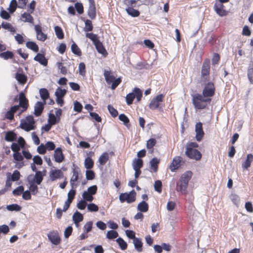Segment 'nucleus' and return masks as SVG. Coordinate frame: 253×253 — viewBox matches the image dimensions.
<instances>
[{
  "label": "nucleus",
  "mask_w": 253,
  "mask_h": 253,
  "mask_svg": "<svg viewBox=\"0 0 253 253\" xmlns=\"http://www.w3.org/2000/svg\"><path fill=\"white\" fill-rule=\"evenodd\" d=\"M215 87L212 82L206 83L203 89L202 94L196 93L192 95V103L196 110L208 108L211 101V97L215 94Z\"/></svg>",
  "instance_id": "f257e3e1"
},
{
  "label": "nucleus",
  "mask_w": 253,
  "mask_h": 253,
  "mask_svg": "<svg viewBox=\"0 0 253 253\" xmlns=\"http://www.w3.org/2000/svg\"><path fill=\"white\" fill-rule=\"evenodd\" d=\"M192 175L193 173L190 170L186 171L181 175L176 183V190L178 192H180L182 194L187 193V188Z\"/></svg>",
  "instance_id": "f03ea898"
},
{
  "label": "nucleus",
  "mask_w": 253,
  "mask_h": 253,
  "mask_svg": "<svg viewBox=\"0 0 253 253\" xmlns=\"http://www.w3.org/2000/svg\"><path fill=\"white\" fill-rule=\"evenodd\" d=\"M199 145L196 142H192L188 143L185 151V155L190 159L196 161L200 160L202 158V154L196 148Z\"/></svg>",
  "instance_id": "7ed1b4c3"
},
{
  "label": "nucleus",
  "mask_w": 253,
  "mask_h": 253,
  "mask_svg": "<svg viewBox=\"0 0 253 253\" xmlns=\"http://www.w3.org/2000/svg\"><path fill=\"white\" fill-rule=\"evenodd\" d=\"M85 36L92 42L98 53L101 54L104 57L107 56L108 52L103 43L99 40L97 35L92 33H87L85 34Z\"/></svg>",
  "instance_id": "20e7f679"
},
{
  "label": "nucleus",
  "mask_w": 253,
  "mask_h": 253,
  "mask_svg": "<svg viewBox=\"0 0 253 253\" xmlns=\"http://www.w3.org/2000/svg\"><path fill=\"white\" fill-rule=\"evenodd\" d=\"M211 61L209 58H206L202 64L201 68V82L206 83L210 80Z\"/></svg>",
  "instance_id": "39448f33"
},
{
  "label": "nucleus",
  "mask_w": 253,
  "mask_h": 253,
  "mask_svg": "<svg viewBox=\"0 0 253 253\" xmlns=\"http://www.w3.org/2000/svg\"><path fill=\"white\" fill-rule=\"evenodd\" d=\"M104 76L107 84H111V88L113 90L115 89L122 82L121 77L116 79L110 70H105Z\"/></svg>",
  "instance_id": "423d86ee"
},
{
  "label": "nucleus",
  "mask_w": 253,
  "mask_h": 253,
  "mask_svg": "<svg viewBox=\"0 0 253 253\" xmlns=\"http://www.w3.org/2000/svg\"><path fill=\"white\" fill-rule=\"evenodd\" d=\"M142 96V92L141 89L138 87H135L132 92L126 95V103L128 105L132 104L135 98H136L137 102H139L141 99Z\"/></svg>",
  "instance_id": "0eeeda50"
},
{
  "label": "nucleus",
  "mask_w": 253,
  "mask_h": 253,
  "mask_svg": "<svg viewBox=\"0 0 253 253\" xmlns=\"http://www.w3.org/2000/svg\"><path fill=\"white\" fill-rule=\"evenodd\" d=\"M136 193L134 190H131L129 193H123L119 196V200L121 203L125 202L128 204L132 203L136 200Z\"/></svg>",
  "instance_id": "6e6552de"
},
{
  "label": "nucleus",
  "mask_w": 253,
  "mask_h": 253,
  "mask_svg": "<svg viewBox=\"0 0 253 253\" xmlns=\"http://www.w3.org/2000/svg\"><path fill=\"white\" fill-rule=\"evenodd\" d=\"M80 172L79 167L75 164H73L72 168L73 175L70 179V185L73 189H76L78 186L77 181L79 179Z\"/></svg>",
  "instance_id": "1a4fd4ad"
},
{
  "label": "nucleus",
  "mask_w": 253,
  "mask_h": 253,
  "mask_svg": "<svg viewBox=\"0 0 253 253\" xmlns=\"http://www.w3.org/2000/svg\"><path fill=\"white\" fill-rule=\"evenodd\" d=\"M165 95L160 94L154 97L150 101L149 107L151 110H156L161 108L160 105L163 102Z\"/></svg>",
  "instance_id": "9d476101"
},
{
  "label": "nucleus",
  "mask_w": 253,
  "mask_h": 253,
  "mask_svg": "<svg viewBox=\"0 0 253 253\" xmlns=\"http://www.w3.org/2000/svg\"><path fill=\"white\" fill-rule=\"evenodd\" d=\"M48 240L55 246L59 245L61 242V239L57 230L50 231L47 235Z\"/></svg>",
  "instance_id": "9b49d317"
},
{
  "label": "nucleus",
  "mask_w": 253,
  "mask_h": 253,
  "mask_svg": "<svg viewBox=\"0 0 253 253\" xmlns=\"http://www.w3.org/2000/svg\"><path fill=\"white\" fill-rule=\"evenodd\" d=\"M19 95V105L18 106H19V108L21 107L22 109L20 113L21 114L27 109L29 106V103L28 99L26 97L25 94L23 92H21Z\"/></svg>",
  "instance_id": "f8f14e48"
},
{
  "label": "nucleus",
  "mask_w": 253,
  "mask_h": 253,
  "mask_svg": "<svg viewBox=\"0 0 253 253\" xmlns=\"http://www.w3.org/2000/svg\"><path fill=\"white\" fill-rule=\"evenodd\" d=\"M49 179L51 181H54L58 179H61L64 177V173L60 169H51L49 173Z\"/></svg>",
  "instance_id": "ddd939ff"
},
{
  "label": "nucleus",
  "mask_w": 253,
  "mask_h": 253,
  "mask_svg": "<svg viewBox=\"0 0 253 253\" xmlns=\"http://www.w3.org/2000/svg\"><path fill=\"white\" fill-rule=\"evenodd\" d=\"M182 158L180 156H176L173 158L172 162L169 166V169L172 172H174L181 166Z\"/></svg>",
  "instance_id": "4468645a"
},
{
  "label": "nucleus",
  "mask_w": 253,
  "mask_h": 253,
  "mask_svg": "<svg viewBox=\"0 0 253 253\" xmlns=\"http://www.w3.org/2000/svg\"><path fill=\"white\" fill-rule=\"evenodd\" d=\"M35 30L37 34V38L38 40L44 42L47 39V35L42 31V28L40 25L35 26Z\"/></svg>",
  "instance_id": "2eb2a0df"
},
{
  "label": "nucleus",
  "mask_w": 253,
  "mask_h": 253,
  "mask_svg": "<svg viewBox=\"0 0 253 253\" xmlns=\"http://www.w3.org/2000/svg\"><path fill=\"white\" fill-rule=\"evenodd\" d=\"M195 131L196 133V138L198 141H200L204 135V132L203 129V125L201 122L197 123L195 126Z\"/></svg>",
  "instance_id": "dca6fc26"
},
{
  "label": "nucleus",
  "mask_w": 253,
  "mask_h": 253,
  "mask_svg": "<svg viewBox=\"0 0 253 253\" xmlns=\"http://www.w3.org/2000/svg\"><path fill=\"white\" fill-rule=\"evenodd\" d=\"M224 5L221 2L216 1L214 5V9L218 15L220 16H224L227 14V12L224 9Z\"/></svg>",
  "instance_id": "f3484780"
},
{
  "label": "nucleus",
  "mask_w": 253,
  "mask_h": 253,
  "mask_svg": "<svg viewBox=\"0 0 253 253\" xmlns=\"http://www.w3.org/2000/svg\"><path fill=\"white\" fill-rule=\"evenodd\" d=\"M54 158V161L58 163H60L64 161L65 157L61 148L58 147L55 150Z\"/></svg>",
  "instance_id": "a211bd4d"
},
{
  "label": "nucleus",
  "mask_w": 253,
  "mask_h": 253,
  "mask_svg": "<svg viewBox=\"0 0 253 253\" xmlns=\"http://www.w3.org/2000/svg\"><path fill=\"white\" fill-rule=\"evenodd\" d=\"M160 160L157 158H153L150 161V171L151 172H157L158 169V165Z\"/></svg>",
  "instance_id": "6ab92c4d"
},
{
  "label": "nucleus",
  "mask_w": 253,
  "mask_h": 253,
  "mask_svg": "<svg viewBox=\"0 0 253 253\" xmlns=\"http://www.w3.org/2000/svg\"><path fill=\"white\" fill-rule=\"evenodd\" d=\"M19 109V106L14 105L10 108V109L5 114V118L12 120L14 119V114Z\"/></svg>",
  "instance_id": "aec40b11"
},
{
  "label": "nucleus",
  "mask_w": 253,
  "mask_h": 253,
  "mask_svg": "<svg viewBox=\"0 0 253 253\" xmlns=\"http://www.w3.org/2000/svg\"><path fill=\"white\" fill-rule=\"evenodd\" d=\"M20 127L23 130L26 131H29L31 130L35 129V126L29 123H28L24 120H22L21 121Z\"/></svg>",
  "instance_id": "412c9836"
},
{
  "label": "nucleus",
  "mask_w": 253,
  "mask_h": 253,
  "mask_svg": "<svg viewBox=\"0 0 253 253\" xmlns=\"http://www.w3.org/2000/svg\"><path fill=\"white\" fill-rule=\"evenodd\" d=\"M34 59L42 65L46 66L47 65L48 61L42 54L38 53L37 55L35 56Z\"/></svg>",
  "instance_id": "4be33fe9"
},
{
  "label": "nucleus",
  "mask_w": 253,
  "mask_h": 253,
  "mask_svg": "<svg viewBox=\"0 0 253 253\" xmlns=\"http://www.w3.org/2000/svg\"><path fill=\"white\" fill-rule=\"evenodd\" d=\"M134 7H126V11L128 15L132 17H137L140 15L139 10L134 8Z\"/></svg>",
  "instance_id": "5701e85b"
},
{
  "label": "nucleus",
  "mask_w": 253,
  "mask_h": 253,
  "mask_svg": "<svg viewBox=\"0 0 253 253\" xmlns=\"http://www.w3.org/2000/svg\"><path fill=\"white\" fill-rule=\"evenodd\" d=\"M44 109L43 103L42 102L38 101L35 106V115L36 116H40L42 112Z\"/></svg>",
  "instance_id": "b1692460"
},
{
  "label": "nucleus",
  "mask_w": 253,
  "mask_h": 253,
  "mask_svg": "<svg viewBox=\"0 0 253 253\" xmlns=\"http://www.w3.org/2000/svg\"><path fill=\"white\" fill-rule=\"evenodd\" d=\"M253 161V155L249 154L247 155L246 160L242 164V167L244 169H248L250 167L251 163Z\"/></svg>",
  "instance_id": "393cba45"
},
{
  "label": "nucleus",
  "mask_w": 253,
  "mask_h": 253,
  "mask_svg": "<svg viewBox=\"0 0 253 253\" xmlns=\"http://www.w3.org/2000/svg\"><path fill=\"white\" fill-rule=\"evenodd\" d=\"M21 20L24 22L34 23V18L29 13L24 12L21 15Z\"/></svg>",
  "instance_id": "a878e982"
},
{
  "label": "nucleus",
  "mask_w": 253,
  "mask_h": 253,
  "mask_svg": "<svg viewBox=\"0 0 253 253\" xmlns=\"http://www.w3.org/2000/svg\"><path fill=\"white\" fill-rule=\"evenodd\" d=\"M149 205L144 201L139 203L137 206V210L140 212H145L148 211Z\"/></svg>",
  "instance_id": "bb28decb"
},
{
  "label": "nucleus",
  "mask_w": 253,
  "mask_h": 253,
  "mask_svg": "<svg viewBox=\"0 0 253 253\" xmlns=\"http://www.w3.org/2000/svg\"><path fill=\"white\" fill-rule=\"evenodd\" d=\"M16 134L12 131H7L5 135V140L8 142H12L16 139Z\"/></svg>",
  "instance_id": "cd10ccee"
},
{
  "label": "nucleus",
  "mask_w": 253,
  "mask_h": 253,
  "mask_svg": "<svg viewBox=\"0 0 253 253\" xmlns=\"http://www.w3.org/2000/svg\"><path fill=\"white\" fill-rule=\"evenodd\" d=\"M15 78L18 83L21 84H24L27 81V76L22 73H16Z\"/></svg>",
  "instance_id": "c85d7f7f"
},
{
  "label": "nucleus",
  "mask_w": 253,
  "mask_h": 253,
  "mask_svg": "<svg viewBox=\"0 0 253 253\" xmlns=\"http://www.w3.org/2000/svg\"><path fill=\"white\" fill-rule=\"evenodd\" d=\"M143 166V161L142 159H135L132 162V167L134 169H140Z\"/></svg>",
  "instance_id": "c756f323"
},
{
  "label": "nucleus",
  "mask_w": 253,
  "mask_h": 253,
  "mask_svg": "<svg viewBox=\"0 0 253 253\" xmlns=\"http://www.w3.org/2000/svg\"><path fill=\"white\" fill-rule=\"evenodd\" d=\"M133 244L135 247V249L138 252H141L142 251V246L143 243L142 242L141 239L140 238H136L133 240Z\"/></svg>",
  "instance_id": "7c9ffc66"
},
{
  "label": "nucleus",
  "mask_w": 253,
  "mask_h": 253,
  "mask_svg": "<svg viewBox=\"0 0 253 253\" xmlns=\"http://www.w3.org/2000/svg\"><path fill=\"white\" fill-rule=\"evenodd\" d=\"M119 120L123 122L124 125H125L127 128H129L131 125L129 122V120L128 117L124 114H121L119 116Z\"/></svg>",
  "instance_id": "2f4dec72"
},
{
  "label": "nucleus",
  "mask_w": 253,
  "mask_h": 253,
  "mask_svg": "<svg viewBox=\"0 0 253 253\" xmlns=\"http://www.w3.org/2000/svg\"><path fill=\"white\" fill-rule=\"evenodd\" d=\"M26 46L34 51L35 52H38L39 50V48L38 45L36 44V42H27L26 43Z\"/></svg>",
  "instance_id": "473e14b6"
},
{
  "label": "nucleus",
  "mask_w": 253,
  "mask_h": 253,
  "mask_svg": "<svg viewBox=\"0 0 253 253\" xmlns=\"http://www.w3.org/2000/svg\"><path fill=\"white\" fill-rule=\"evenodd\" d=\"M71 50L74 54L78 56H81L82 55L81 50L78 47L77 44L74 42L71 45Z\"/></svg>",
  "instance_id": "72a5a7b5"
},
{
  "label": "nucleus",
  "mask_w": 253,
  "mask_h": 253,
  "mask_svg": "<svg viewBox=\"0 0 253 253\" xmlns=\"http://www.w3.org/2000/svg\"><path fill=\"white\" fill-rule=\"evenodd\" d=\"M60 118H57L53 114H49L48 123L50 125H54L60 122Z\"/></svg>",
  "instance_id": "f704fd0d"
},
{
  "label": "nucleus",
  "mask_w": 253,
  "mask_h": 253,
  "mask_svg": "<svg viewBox=\"0 0 253 253\" xmlns=\"http://www.w3.org/2000/svg\"><path fill=\"white\" fill-rule=\"evenodd\" d=\"M84 217L82 214L79 211H76L73 215L74 222L79 223L83 220Z\"/></svg>",
  "instance_id": "c9c22d12"
},
{
  "label": "nucleus",
  "mask_w": 253,
  "mask_h": 253,
  "mask_svg": "<svg viewBox=\"0 0 253 253\" xmlns=\"http://www.w3.org/2000/svg\"><path fill=\"white\" fill-rule=\"evenodd\" d=\"M87 15L91 19H94L96 16V6H89Z\"/></svg>",
  "instance_id": "e433bc0d"
},
{
  "label": "nucleus",
  "mask_w": 253,
  "mask_h": 253,
  "mask_svg": "<svg viewBox=\"0 0 253 253\" xmlns=\"http://www.w3.org/2000/svg\"><path fill=\"white\" fill-rule=\"evenodd\" d=\"M14 57V54L12 51H6L5 52L0 53V57L4 60L12 59Z\"/></svg>",
  "instance_id": "4c0bfd02"
},
{
  "label": "nucleus",
  "mask_w": 253,
  "mask_h": 253,
  "mask_svg": "<svg viewBox=\"0 0 253 253\" xmlns=\"http://www.w3.org/2000/svg\"><path fill=\"white\" fill-rule=\"evenodd\" d=\"M84 164L85 168L87 169H91L94 166L93 160L89 157H87L85 159Z\"/></svg>",
  "instance_id": "58836bf2"
},
{
  "label": "nucleus",
  "mask_w": 253,
  "mask_h": 253,
  "mask_svg": "<svg viewBox=\"0 0 253 253\" xmlns=\"http://www.w3.org/2000/svg\"><path fill=\"white\" fill-rule=\"evenodd\" d=\"M40 94L42 99L44 101L49 97V93L46 88H43L40 89Z\"/></svg>",
  "instance_id": "ea45409f"
},
{
  "label": "nucleus",
  "mask_w": 253,
  "mask_h": 253,
  "mask_svg": "<svg viewBox=\"0 0 253 253\" xmlns=\"http://www.w3.org/2000/svg\"><path fill=\"white\" fill-rule=\"evenodd\" d=\"M54 31L57 37L59 39L61 40L64 38V34L62 28L58 26H55L54 27Z\"/></svg>",
  "instance_id": "a19ab883"
},
{
  "label": "nucleus",
  "mask_w": 253,
  "mask_h": 253,
  "mask_svg": "<svg viewBox=\"0 0 253 253\" xmlns=\"http://www.w3.org/2000/svg\"><path fill=\"white\" fill-rule=\"evenodd\" d=\"M13 156L14 159L15 161H18V162H21L19 164V166L18 167L19 168L20 167H22L24 166V163H23V162H22V161L23 160V157L20 153H19V152L14 153L13 154Z\"/></svg>",
  "instance_id": "79ce46f5"
},
{
  "label": "nucleus",
  "mask_w": 253,
  "mask_h": 253,
  "mask_svg": "<svg viewBox=\"0 0 253 253\" xmlns=\"http://www.w3.org/2000/svg\"><path fill=\"white\" fill-rule=\"evenodd\" d=\"M109 159L108 154L107 152L103 153L99 158V162L100 165H104Z\"/></svg>",
  "instance_id": "37998d69"
},
{
  "label": "nucleus",
  "mask_w": 253,
  "mask_h": 253,
  "mask_svg": "<svg viewBox=\"0 0 253 253\" xmlns=\"http://www.w3.org/2000/svg\"><path fill=\"white\" fill-rule=\"evenodd\" d=\"M156 140L154 138H150L149 139L146 144V147L148 149H151V153L153 152V147L156 144Z\"/></svg>",
  "instance_id": "c03bdc74"
},
{
  "label": "nucleus",
  "mask_w": 253,
  "mask_h": 253,
  "mask_svg": "<svg viewBox=\"0 0 253 253\" xmlns=\"http://www.w3.org/2000/svg\"><path fill=\"white\" fill-rule=\"evenodd\" d=\"M66 92L67 90L65 89H62L58 87L55 92V95L56 97H58V96L59 97L63 98L66 94Z\"/></svg>",
  "instance_id": "a18cd8bd"
},
{
  "label": "nucleus",
  "mask_w": 253,
  "mask_h": 253,
  "mask_svg": "<svg viewBox=\"0 0 253 253\" xmlns=\"http://www.w3.org/2000/svg\"><path fill=\"white\" fill-rule=\"evenodd\" d=\"M43 179V176L42 175V172L41 171H36L34 180L35 182L39 185L41 183Z\"/></svg>",
  "instance_id": "49530a36"
},
{
  "label": "nucleus",
  "mask_w": 253,
  "mask_h": 253,
  "mask_svg": "<svg viewBox=\"0 0 253 253\" xmlns=\"http://www.w3.org/2000/svg\"><path fill=\"white\" fill-rule=\"evenodd\" d=\"M248 77L251 84H253V63L250 64L248 70Z\"/></svg>",
  "instance_id": "de8ad7c7"
},
{
  "label": "nucleus",
  "mask_w": 253,
  "mask_h": 253,
  "mask_svg": "<svg viewBox=\"0 0 253 253\" xmlns=\"http://www.w3.org/2000/svg\"><path fill=\"white\" fill-rule=\"evenodd\" d=\"M117 242L118 243L120 248L122 250H125L127 249V243L123 239L120 237L116 240Z\"/></svg>",
  "instance_id": "09e8293b"
},
{
  "label": "nucleus",
  "mask_w": 253,
  "mask_h": 253,
  "mask_svg": "<svg viewBox=\"0 0 253 253\" xmlns=\"http://www.w3.org/2000/svg\"><path fill=\"white\" fill-rule=\"evenodd\" d=\"M85 27L84 31L85 32H90L92 31L93 27L91 20L87 19L85 21Z\"/></svg>",
  "instance_id": "8fccbe9b"
},
{
  "label": "nucleus",
  "mask_w": 253,
  "mask_h": 253,
  "mask_svg": "<svg viewBox=\"0 0 253 253\" xmlns=\"http://www.w3.org/2000/svg\"><path fill=\"white\" fill-rule=\"evenodd\" d=\"M6 209L7 210H8L9 211H18L21 210V207L17 204H14L7 205L6 207Z\"/></svg>",
  "instance_id": "3c124183"
},
{
  "label": "nucleus",
  "mask_w": 253,
  "mask_h": 253,
  "mask_svg": "<svg viewBox=\"0 0 253 253\" xmlns=\"http://www.w3.org/2000/svg\"><path fill=\"white\" fill-rule=\"evenodd\" d=\"M18 7L17 2L16 0H12L10 1L8 10L11 13L15 11L17 7Z\"/></svg>",
  "instance_id": "603ef678"
},
{
  "label": "nucleus",
  "mask_w": 253,
  "mask_h": 253,
  "mask_svg": "<svg viewBox=\"0 0 253 253\" xmlns=\"http://www.w3.org/2000/svg\"><path fill=\"white\" fill-rule=\"evenodd\" d=\"M76 194V191L75 189H73L72 188V189H71L68 193V199L67 201L72 203L73 200L75 198Z\"/></svg>",
  "instance_id": "864d4df0"
},
{
  "label": "nucleus",
  "mask_w": 253,
  "mask_h": 253,
  "mask_svg": "<svg viewBox=\"0 0 253 253\" xmlns=\"http://www.w3.org/2000/svg\"><path fill=\"white\" fill-rule=\"evenodd\" d=\"M139 0H124V4L126 7H135Z\"/></svg>",
  "instance_id": "5fc2aeb1"
},
{
  "label": "nucleus",
  "mask_w": 253,
  "mask_h": 253,
  "mask_svg": "<svg viewBox=\"0 0 253 253\" xmlns=\"http://www.w3.org/2000/svg\"><path fill=\"white\" fill-rule=\"evenodd\" d=\"M29 191L32 193L33 195H36L39 192L38 187L34 183H32L30 185Z\"/></svg>",
  "instance_id": "6e6d98bb"
},
{
  "label": "nucleus",
  "mask_w": 253,
  "mask_h": 253,
  "mask_svg": "<svg viewBox=\"0 0 253 253\" xmlns=\"http://www.w3.org/2000/svg\"><path fill=\"white\" fill-rule=\"evenodd\" d=\"M1 26L3 28L8 30L11 32H15L14 28L9 23L3 22L2 23Z\"/></svg>",
  "instance_id": "4d7b16f0"
},
{
  "label": "nucleus",
  "mask_w": 253,
  "mask_h": 253,
  "mask_svg": "<svg viewBox=\"0 0 253 253\" xmlns=\"http://www.w3.org/2000/svg\"><path fill=\"white\" fill-rule=\"evenodd\" d=\"M118 232L114 230H110L108 231L107 233V238L109 239H113L116 238L118 236Z\"/></svg>",
  "instance_id": "13d9d810"
},
{
  "label": "nucleus",
  "mask_w": 253,
  "mask_h": 253,
  "mask_svg": "<svg viewBox=\"0 0 253 253\" xmlns=\"http://www.w3.org/2000/svg\"><path fill=\"white\" fill-rule=\"evenodd\" d=\"M75 8H76V10L79 14H82L84 13V6L82 3H76L75 4Z\"/></svg>",
  "instance_id": "bf43d9fd"
},
{
  "label": "nucleus",
  "mask_w": 253,
  "mask_h": 253,
  "mask_svg": "<svg viewBox=\"0 0 253 253\" xmlns=\"http://www.w3.org/2000/svg\"><path fill=\"white\" fill-rule=\"evenodd\" d=\"M20 177V173L19 171L17 170H15L13 171L12 174L11 175V180L12 181H18Z\"/></svg>",
  "instance_id": "052dcab7"
},
{
  "label": "nucleus",
  "mask_w": 253,
  "mask_h": 253,
  "mask_svg": "<svg viewBox=\"0 0 253 253\" xmlns=\"http://www.w3.org/2000/svg\"><path fill=\"white\" fill-rule=\"evenodd\" d=\"M79 74L82 76L85 75V65L84 62H81L79 65Z\"/></svg>",
  "instance_id": "680f3d73"
},
{
  "label": "nucleus",
  "mask_w": 253,
  "mask_h": 253,
  "mask_svg": "<svg viewBox=\"0 0 253 253\" xmlns=\"http://www.w3.org/2000/svg\"><path fill=\"white\" fill-rule=\"evenodd\" d=\"M108 109L109 111V113L113 117L115 118L118 115V111L115 108H114L112 105H109L108 106Z\"/></svg>",
  "instance_id": "e2e57ef3"
},
{
  "label": "nucleus",
  "mask_w": 253,
  "mask_h": 253,
  "mask_svg": "<svg viewBox=\"0 0 253 253\" xmlns=\"http://www.w3.org/2000/svg\"><path fill=\"white\" fill-rule=\"evenodd\" d=\"M24 190V187L23 186H19L15 189L12 193L14 196H20L22 194Z\"/></svg>",
  "instance_id": "0e129e2a"
},
{
  "label": "nucleus",
  "mask_w": 253,
  "mask_h": 253,
  "mask_svg": "<svg viewBox=\"0 0 253 253\" xmlns=\"http://www.w3.org/2000/svg\"><path fill=\"white\" fill-rule=\"evenodd\" d=\"M82 196L85 201L91 202L93 199L92 196L86 191H84Z\"/></svg>",
  "instance_id": "69168bd1"
},
{
  "label": "nucleus",
  "mask_w": 253,
  "mask_h": 253,
  "mask_svg": "<svg viewBox=\"0 0 253 253\" xmlns=\"http://www.w3.org/2000/svg\"><path fill=\"white\" fill-rule=\"evenodd\" d=\"M57 67L58 69L60 70V72L63 75H66L67 73V69L66 67L64 66L63 65L62 63L58 62L57 63Z\"/></svg>",
  "instance_id": "338daca9"
},
{
  "label": "nucleus",
  "mask_w": 253,
  "mask_h": 253,
  "mask_svg": "<svg viewBox=\"0 0 253 253\" xmlns=\"http://www.w3.org/2000/svg\"><path fill=\"white\" fill-rule=\"evenodd\" d=\"M162 182L161 181L157 180V181H155V184H154V188L156 191H157L159 193H161L162 190Z\"/></svg>",
  "instance_id": "774afa93"
}]
</instances>
